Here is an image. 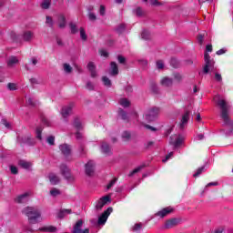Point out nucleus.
<instances>
[{
  "label": "nucleus",
  "instance_id": "nucleus-28",
  "mask_svg": "<svg viewBox=\"0 0 233 233\" xmlns=\"http://www.w3.org/2000/svg\"><path fill=\"white\" fill-rule=\"evenodd\" d=\"M17 63H19L17 56H10L7 61V66H14V65H17Z\"/></svg>",
  "mask_w": 233,
  "mask_h": 233
},
{
  "label": "nucleus",
  "instance_id": "nucleus-29",
  "mask_svg": "<svg viewBox=\"0 0 233 233\" xmlns=\"http://www.w3.org/2000/svg\"><path fill=\"white\" fill-rule=\"evenodd\" d=\"M66 214H72V209H61L59 212H58V218L60 219H63V218H65V216Z\"/></svg>",
  "mask_w": 233,
  "mask_h": 233
},
{
  "label": "nucleus",
  "instance_id": "nucleus-22",
  "mask_svg": "<svg viewBox=\"0 0 233 233\" xmlns=\"http://www.w3.org/2000/svg\"><path fill=\"white\" fill-rule=\"evenodd\" d=\"M49 181L50 183H52V185H57V183H59L61 179H59V177H57V175L51 173L49 175Z\"/></svg>",
  "mask_w": 233,
  "mask_h": 233
},
{
  "label": "nucleus",
  "instance_id": "nucleus-34",
  "mask_svg": "<svg viewBox=\"0 0 233 233\" xmlns=\"http://www.w3.org/2000/svg\"><path fill=\"white\" fill-rule=\"evenodd\" d=\"M131 137H132V135L130 134V132H128V131H124V132L122 133V139H123L124 141H130Z\"/></svg>",
  "mask_w": 233,
  "mask_h": 233
},
{
  "label": "nucleus",
  "instance_id": "nucleus-64",
  "mask_svg": "<svg viewBox=\"0 0 233 233\" xmlns=\"http://www.w3.org/2000/svg\"><path fill=\"white\" fill-rule=\"evenodd\" d=\"M215 79H216V81H218V82L223 81V77L221 76V75L219 73L215 74Z\"/></svg>",
  "mask_w": 233,
  "mask_h": 233
},
{
  "label": "nucleus",
  "instance_id": "nucleus-24",
  "mask_svg": "<svg viewBox=\"0 0 233 233\" xmlns=\"http://www.w3.org/2000/svg\"><path fill=\"white\" fill-rule=\"evenodd\" d=\"M118 116L121 117V119L123 121H125L126 123H128V114L126 113L125 110L119 108L118 109Z\"/></svg>",
  "mask_w": 233,
  "mask_h": 233
},
{
  "label": "nucleus",
  "instance_id": "nucleus-57",
  "mask_svg": "<svg viewBox=\"0 0 233 233\" xmlns=\"http://www.w3.org/2000/svg\"><path fill=\"white\" fill-rule=\"evenodd\" d=\"M170 65L173 66V68H177V60H176V58H172L170 61Z\"/></svg>",
  "mask_w": 233,
  "mask_h": 233
},
{
  "label": "nucleus",
  "instance_id": "nucleus-59",
  "mask_svg": "<svg viewBox=\"0 0 233 233\" xmlns=\"http://www.w3.org/2000/svg\"><path fill=\"white\" fill-rule=\"evenodd\" d=\"M46 23L49 25V26H54V21L52 20V17L46 16Z\"/></svg>",
  "mask_w": 233,
  "mask_h": 233
},
{
  "label": "nucleus",
  "instance_id": "nucleus-17",
  "mask_svg": "<svg viewBox=\"0 0 233 233\" xmlns=\"http://www.w3.org/2000/svg\"><path fill=\"white\" fill-rule=\"evenodd\" d=\"M22 142L25 145H28L29 147H34L35 145V140L32 138V136L27 135L22 138Z\"/></svg>",
  "mask_w": 233,
  "mask_h": 233
},
{
  "label": "nucleus",
  "instance_id": "nucleus-47",
  "mask_svg": "<svg viewBox=\"0 0 233 233\" xmlns=\"http://www.w3.org/2000/svg\"><path fill=\"white\" fill-rule=\"evenodd\" d=\"M36 138L37 139H43L42 134H43V128L42 127H36Z\"/></svg>",
  "mask_w": 233,
  "mask_h": 233
},
{
  "label": "nucleus",
  "instance_id": "nucleus-4",
  "mask_svg": "<svg viewBox=\"0 0 233 233\" xmlns=\"http://www.w3.org/2000/svg\"><path fill=\"white\" fill-rule=\"evenodd\" d=\"M159 116V108L158 107H152L151 109H148L144 117L147 121L149 123L152 121H156L157 119V116Z\"/></svg>",
  "mask_w": 233,
  "mask_h": 233
},
{
  "label": "nucleus",
  "instance_id": "nucleus-53",
  "mask_svg": "<svg viewBox=\"0 0 233 233\" xmlns=\"http://www.w3.org/2000/svg\"><path fill=\"white\" fill-rule=\"evenodd\" d=\"M157 67L158 70H163V68H165V64L162 62V60L157 61Z\"/></svg>",
  "mask_w": 233,
  "mask_h": 233
},
{
  "label": "nucleus",
  "instance_id": "nucleus-13",
  "mask_svg": "<svg viewBox=\"0 0 233 233\" xmlns=\"http://www.w3.org/2000/svg\"><path fill=\"white\" fill-rule=\"evenodd\" d=\"M72 108H74V103H71L68 106L62 107V110H61L62 117L64 118L68 117L69 114H72Z\"/></svg>",
  "mask_w": 233,
  "mask_h": 233
},
{
  "label": "nucleus",
  "instance_id": "nucleus-19",
  "mask_svg": "<svg viewBox=\"0 0 233 233\" xmlns=\"http://www.w3.org/2000/svg\"><path fill=\"white\" fill-rule=\"evenodd\" d=\"M110 76H117L119 74V67L117 66V64L116 62L110 63Z\"/></svg>",
  "mask_w": 233,
  "mask_h": 233
},
{
  "label": "nucleus",
  "instance_id": "nucleus-7",
  "mask_svg": "<svg viewBox=\"0 0 233 233\" xmlns=\"http://www.w3.org/2000/svg\"><path fill=\"white\" fill-rule=\"evenodd\" d=\"M60 171L62 176H64L65 179H67V181H74V177L72 176V174H70V169H68V167H66V165H60Z\"/></svg>",
  "mask_w": 233,
  "mask_h": 233
},
{
  "label": "nucleus",
  "instance_id": "nucleus-10",
  "mask_svg": "<svg viewBox=\"0 0 233 233\" xmlns=\"http://www.w3.org/2000/svg\"><path fill=\"white\" fill-rule=\"evenodd\" d=\"M181 219L180 218H170L166 220L165 222V228L169 229V228H174V227H177L179 225Z\"/></svg>",
  "mask_w": 233,
  "mask_h": 233
},
{
  "label": "nucleus",
  "instance_id": "nucleus-58",
  "mask_svg": "<svg viewBox=\"0 0 233 233\" xmlns=\"http://www.w3.org/2000/svg\"><path fill=\"white\" fill-rule=\"evenodd\" d=\"M125 90H126L127 94H132L134 92V88L132 87V86H127L125 87Z\"/></svg>",
  "mask_w": 233,
  "mask_h": 233
},
{
  "label": "nucleus",
  "instance_id": "nucleus-54",
  "mask_svg": "<svg viewBox=\"0 0 233 233\" xmlns=\"http://www.w3.org/2000/svg\"><path fill=\"white\" fill-rule=\"evenodd\" d=\"M11 174L17 175L19 174V170L17 169V167L11 166L10 167Z\"/></svg>",
  "mask_w": 233,
  "mask_h": 233
},
{
  "label": "nucleus",
  "instance_id": "nucleus-63",
  "mask_svg": "<svg viewBox=\"0 0 233 233\" xmlns=\"http://www.w3.org/2000/svg\"><path fill=\"white\" fill-rule=\"evenodd\" d=\"M116 181H117V178H113V179L109 182V185H107V189H110L114 185H116Z\"/></svg>",
  "mask_w": 233,
  "mask_h": 233
},
{
  "label": "nucleus",
  "instance_id": "nucleus-36",
  "mask_svg": "<svg viewBox=\"0 0 233 233\" xmlns=\"http://www.w3.org/2000/svg\"><path fill=\"white\" fill-rule=\"evenodd\" d=\"M142 39L148 41L150 39V32L148 30H143L141 33Z\"/></svg>",
  "mask_w": 233,
  "mask_h": 233
},
{
  "label": "nucleus",
  "instance_id": "nucleus-33",
  "mask_svg": "<svg viewBox=\"0 0 233 233\" xmlns=\"http://www.w3.org/2000/svg\"><path fill=\"white\" fill-rule=\"evenodd\" d=\"M73 126L75 128H76V130H81V128H83V125L81 124V120H79V118H76L74 120Z\"/></svg>",
  "mask_w": 233,
  "mask_h": 233
},
{
  "label": "nucleus",
  "instance_id": "nucleus-37",
  "mask_svg": "<svg viewBox=\"0 0 233 233\" xmlns=\"http://www.w3.org/2000/svg\"><path fill=\"white\" fill-rule=\"evenodd\" d=\"M63 66H64V71L66 72V74H72L73 68L70 66V64L66 63L63 65Z\"/></svg>",
  "mask_w": 233,
  "mask_h": 233
},
{
  "label": "nucleus",
  "instance_id": "nucleus-23",
  "mask_svg": "<svg viewBox=\"0 0 233 233\" xmlns=\"http://www.w3.org/2000/svg\"><path fill=\"white\" fill-rule=\"evenodd\" d=\"M18 165L19 167H21V168H24L25 170H28V168L32 167V164L26 160H19Z\"/></svg>",
  "mask_w": 233,
  "mask_h": 233
},
{
  "label": "nucleus",
  "instance_id": "nucleus-26",
  "mask_svg": "<svg viewBox=\"0 0 233 233\" xmlns=\"http://www.w3.org/2000/svg\"><path fill=\"white\" fill-rule=\"evenodd\" d=\"M58 21L59 28H65L66 26V18L65 17V15H60L58 17Z\"/></svg>",
  "mask_w": 233,
  "mask_h": 233
},
{
  "label": "nucleus",
  "instance_id": "nucleus-1",
  "mask_svg": "<svg viewBox=\"0 0 233 233\" xmlns=\"http://www.w3.org/2000/svg\"><path fill=\"white\" fill-rule=\"evenodd\" d=\"M217 105L220 106V117L224 121V125L230 127L228 133L233 134V121L228 116V106L227 105V101L220 99L217 102Z\"/></svg>",
  "mask_w": 233,
  "mask_h": 233
},
{
  "label": "nucleus",
  "instance_id": "nucleus-61",
  "mask_svg": "<svg viewBox=\"0 0 233 233\" xmlns=\"http://www.w3.org/2000/svg\"><path fill=\"white\" fill-rule=\"evenodd\" d=\"M86 88L87 90H94V84H92V82H87L86 85Z\"/></svg>",
  "mask_w": 233,
  "mask_h": 233
},
{
  "label": "nucleus",
  "instance_id": "nucleus-51",
  "mask_svg": "<svg viewBox=\"0 0 233 233\" xmlns=\"http://www.w3.org/2000/svg\"><path fill=\"white\" fill-rule=\"evenodd\" d=\"M179 137V136L177 135H172L169 138V145H173L174 146V143L175 141H177V139Z\"/></svg>",
  "mask_w": 233,
  "mask_h": 233
},
{
  "label": "nucleus",
  "instance_id": "nucleus-30",
  "mask_svg": "<svg viewBox=\"0 0 233 233\" xmlns=\"http://www.w3.org/2000/svg\"><path fill=\"white\" fill-rule=\"evenodd\" d=\"M119 105L124 106V108H128V106H130V101L128 98H120Z\"/></svg>",
  "mask_w": 233,
  "mask_h": 233
},
{
  "label": "nucleus",
  "instance_id": "nucleus-16",
  "mask_svg": "<svg viewBox=\"0 0 233 233\" xmlns=\"http://www.w3.org/2000/svg\"><path fill=\"white\" fill-rule=\"evenodd\" d=\"M160 85L162 86L169 87V86H172V85H174V80L170 77L164 76L160 80Z\"/></svg>",
  "mask_w": 233,
  "mask_h": 233
},
{
  "label": "nucleus",
  "instance_id": "nucleus-60",
  "mask_svg": "<svg viewBox=\"0 0 233 233\" xmlns=\"http://www.w3.org/2000/svg\"><path fill=\"white\" fill-rule=\"evenodd\" d=\"M1 123H2V125L5 126V128H10V123H8V121H6V119L3 118L1 120Z\"/></svg>",
  "mask_w": 233,
  "mask_h": 233
},
{
  "label": "nucleus",
  "instance_id": "nucleus-42",
  "mask_svg": "<svg viewBox=\"0 0 233 233\" xmlns=\"http://www.w3.org/2000/svg\"><path fill=\"white\" fill-rule=\"evenodd\" d=\"M69 26H70L71 34H77L78 30H77V25H76V24L71 22L69 24Z\"/></svg>",
  "mask_w": 233,
  "mask_h": 233
},
{
  "label": "nucleus",
  "instance_id": "nucleus-18",
  "mask_svg": "<svg viewBox=\"0 0 233 233\" xmlns=\"http://www.w3.org/2000/svg\"><path fill=\"white\" fill-rule=\"evenodd\" d=\"M87 68L91 74V77H97V72L96 71V65H94V62H89L87 64Z\"/></svg>",
  "mask_w": 233,
  "mask_h": 233
},
{
  "label": "nucleus",
  "instance_id": "nucleus-32",
  "mask_svg": "<svg viewBox=\"0 0 233 233\" xmlns=\"http://www.w3.org/2000/svg\"><path fill=\"white\" fill-rule=\"evenodd\" d=\"M180 145H183V137H181V135H178V137L173 144V147H175V148H177Z\"/></svg>",
  "mask_w": 233,
  "mask_h": 233
},
{
  "label": "nucleus",
  "instance_id": "nucleus-45",
  "mask_svg": "<svg viewBox=\"0 0 233 233\" xmlns=\"http://www.w3.org/2000/svg\"><path fill=\"white\" fill-rule=\"evenodd\" d=\"M87 17H88L89 21H92V22L97 21V16L92 12L87 13Z\"/></svg>",
  "mask_w": 233,
  "mask_h": 233
},
{
  "label": "nucleus",
  "instance_id": "nucleus-27",
  "mask_svg": "<svg viewBox=\"0 0 233 233\" xmlns=\"http://www.w3.org/2000/svg\"><path fill=\"white\" fill-rule=\"evenodd\" d=\"M149 88L153 94H159V87L156 82L151 81L149 85Z\"/></svg>",
  "mask_w": 233,
  "mask_h": 233
},
{
  "label": "nucleus",
  "instance_id": "nucleus-25",
  "mask_svg": "<svg viewBox=\"0 0 233 233\" xmlns=\"http://www.w3.org/2000/svg\"><path fill=\"white\" fill-rule=\"evenodd\" d=\"M24 41L30 42L31 39H34V33L31 31H25L23 34Z\"/></svg>",
  "mask_w": 233,
  "mask_h": 233
},
{
  "label": "nucleus",
  "instance_id": "nucleus-43",
  "mask_svg": "<svg viewBox=\"0 0 233 233\" xmlns=\"http://www.w3.org/2000/svg\"><path fill=\"white\" fill-rule=\"evenodd\" d=\"M80 37L83 41H86L87 36H86V32L85 31V28L80 27Z\"/></svg>",
  "mask_w": 233,
  "mask_h": 233
},
{
  "label": "nucleus",
  "instance_id": "nucleus-8",
  "mask_svg": "<svg viewBox=\"0 0 233 233\" xmlns=\"http://www.w3.org/2000/svg\"><path fill=\"white\" fill-rule=\"evenodd\" d=\"M59 150L65 156V157H70L72 156V146L68 144H62L59 146Z\"/></svg>",
  "mask_w": 233,
  "mask_h": 233
},
{
  "label": "nucleus",
  "instance_id": "nucleus-52",
  "mask_svg": "<svg viewBox=\"0 0 233 233\" xmlns=\"http://www.w3.org/2000/svg\"><path fill=\"white\" fill-rule=\"evenodd\" d=\"M99 14L102 16H105L106 14V8L105 7V5H100V9H99Z\"/></svg>",
  "mask_w": 233,
  "mask_h": 233
},
{
  "label": "nucleus",
  "instance_id": "nucleus-2",
  "mask_svg": "<svg viewBox=\"0 0 233 233\" xmlns=\"http://www.w3.org/2000/svg\"><path fill=\"white\" fill-rule=\"evenodd\" d=\"M22 214H24V216H26L31 225H35V223H37V219L41 218V211L37 209V208L34 207L24 208L22 209Z\"/></svg>",
  "mask_w": 233,
  "mask_h": 233
},
{
  "label": "nucleus",
  "instance_id": "nucleus-6",
  "mask_svg": "<svg viewBox=\"0 0 233 233\" xmlns=\"http://www.w3.org/2000/svg\"><path fill=\"white\" fill-rule=\"evenodd\" d=\"M113 211H114V208H112V207L107 208V209L105 210L101 214V216L98 218L97 224L105 225V223H106V220L108 219V216H110V214H112Z\"/></svg>",
  "mask_w": 233,
  "mask_h": 233
},
{
  "label": "nucleus",
  "instance_id": "nucleus-50",
  "mask_svg": "<svg viewBox=\"0 0 233 233\" xmlns=\"http://www.w3.org/2000/svg\"><path fill=\"white\" fill-rule=\"evenodd\" d=\"M117 61L120 63V65H125V63H127V58L121 55H118Z\"/></svg>",
  "mask_w": 233,
  "mask_h": 233
},
{
  "label": "nucleus",
  "instance_id": "nucleus-15",
  "mask_svg": "<svg viewBox=\"0 0 233 233\" xmlns=\"http://www.w3.org/2000/svg\"><path fill=\"white\" fill-rule=\"evenodd\" d=\"M15 202L20 205L28 203V193H24L15 198Z\"/></svg>",
  "mask_w": 233,
  "mask_h": 233
},
{
  "label": "nucleus",
  "instance_id": "nucleus-38",
  "mask_svg": "<svg viewBox=\"0 0 233 233\" xmlns=\"http://www.w3.org/2000/svg\"><path fill=\"white\" fill-rule=\"evenodd\" d=\"M173 77H174L175 81H177V83H181V81L183 79V76H181V74H179V73H174Z\"/></svg>",
  "mask_w": 233,
  "mask_h": 233
},
{
  "label": "nucleus",
  "instance_id": "nucleus-35",
  "mask_svg": "<svg viewBox=\"0 0 233 233\" xmlns=\"http://www.w3.org/2000/svg\"><path fill=\"white\" fill-rule=\"evenodd\" d=\"M50 5H52V2L50 0H44L41 4V7L44 10H48V8H50Z\"/></svg>",
  "mask_w": 233,
  "mask_h": 233
},
{
  "label": "nucleus",
  "instance_id": "nucleus-31",
  "mask_svg": "<svg viewBox=\"0 0 233 233\" xmlns=\"http://www.w3.org/2000/svg\"><path fill=\"white\" fill-rule=\"evenodd\" d=\"M102 83L104 84L105 86H106L107 88H110L112 86V81L110 80V78H108L107 76H103L102 77Z\"/></svg>",
  "mask_w": 233,
  "mask_h": 233
},
{
  "label": "nucleus",
  "instance_id": "nucleus-55",
  "mask_svg": "<svg viewBox=\"0 0 233 233\" xmlns=\"http://www.w3.org/2000/svg\"><path fill=\"white\" fill-rule=\"evenodd\" d=\"M141 168H142L141 167H138L135 168L134 170H132L129 173V177H132V176H134L135 174H137V172H140Z\"/></svg>",
  "mask_w": 233,
  "mask_h": 233
},
{
  "label": "nucleus",
  "instance_id": "nucleus-12",
  "mask_svg": "<svg viewBox=\"0 0 233 233\" xmlns=\"http://www.w3.org/2000/svg\"><path fill=\"white\" fill-rule=\"evenodd\" d=\"M86 176H94V172L96 170V164L94 161L90 160L86 165Z\"/></svg>",
  "mask_w": 233,
  "mask_h": 233
},
{
  "label": "nucleus",
  "instance_id": "nucleus-11",
  "mask_svg": "<svg viewBox=\"0 0 233 233\" xmlns=\"http://www.w3.org/2000/svg\"><path fill=\"white\" fill-rule=\"evenodd\" d=\"M172 212H174V208L167 207L162 208L160 211L157 212L156 216L163 218H167V216H168L169 214H172Z\"/></svg>",
  "mask_w": 233,
  "mask_h": 233
},
{
  "label": "nucleus",
  "instance_id": "nucleus-20",
  "mask_svg": "<svg viewBox=\"0 0 233 233\" xmlns=\"http://www.w3.org/2000/svg\"><path fill=\"white\" fill-rule=\"evenodd\" d=\"M40 232H57V228L55 226H44L39 228L38 229Z\"/></svg>",
  "mask_w": 233,
  "mask_h": 233
},
{
  "label": "nucleus",
  "instance_id": "nucleus-49",
  "mask_svg": "<svg viewBox=\"0 0 233 233\" xmlns=\"http://www.w3.org/2000/svg\"><path fill=\"white\" fill-rule=\"evenodd\" d=\"M7 88L8 90H11V91L17 90V85L15 83H8Z\"/></svg>",
  "mask_w": 233,
  "mask_h": 233
},
{
  "label": "nucleus",
  "instance_id": "nucleus-44",
  "mask_svg": "<svg viewBox=\"0 0 233 233\" xmlns=\"http://www.w3.org/2000/svg\"><path fill=\"white\" fill-rule=\"evenodd\" d=\"M50 195L53 196V198H56L61 195V191H59L57 188H53L50 190Z\"/></svg>",
  "mask_w": 233,
  "mask_h": 233
},
{
  "label": "nucleus",
  "instance_id": "nucleus-21",
  "mask_svg": "<svg viewBox=\"0 0 233 233\" xmlns=\"http://www.w3.org/2000/svg\"><path fill=\"white\" fill-rule=\"evenodd\" d=\"M83 219H79L73 227V233H81V228H83Z\"/></svg>",
  "mask_w": 233,
  "mask_h": 233
},
{
  "label": "nucleus",
  "instance_id": "nucleus-9",
  "mask_svg": "<svg viewBox=\"0 0 233 233\" xmlns=\"http://www.w3.org/2000/svg\"><path fill=\"white\" fill-rule=\"evenodd\" d=\"M188 119H190V111H186L183 116L182 119L178 125L179 130H185V127L188 125Z\"/></svg>",
  "mask_w": 233,
  "mask_h": 233
},
{
  "label": "nucleus",
  "instance_id": "nucleus-39",
  "mask_svg": "<svg viewBox=\"0 0 233 233\" xmlns=\"http://www.w3.org/2000/svg\"><path fill=\"white\" fill-rule=\"evenodd\" d=\"M203 172H205V167H198L197 172L193 175V177H198V176H201Z\"/></svg>",
  "mask_w": 233,
  "mask_h": 233
},
{
  "label": "nucleus",
  "instance_id": "nucleus-40",
  "mask_svg": "<svg viewBox=\"0 0 233 233\" xmlns=\"http://www.w3.org/2000/svg\"><path fill=\"white\" fill-rule=\"evenodd\" d=\"M126 28H127V25L125 24H120L116 28L117 34H123V32H125Z\"/></svg>",
  "mask_w": 233,
  "mask_h": 233
},
{
  "label": "nucleus",
  "instance_id": "nucleus-62",
  "mask_svg": "<svg viewBox=\"0 0 233 233\" xmlns=\"http://www.w3.org/2000/svg\"><path fill=\"white\" fill-rule=\"evenodd\" d=\"M99 54L102 57H108V52L106 50H99Z\"/></svg>",
  "mask_w": 233,
  "mask_h": 233
},
{
  "label": "nucleus",
  "instance_id": "nucleus-14",
  "mask_svg": "<svg viewBox=\"0 0 233 233\" xmlns=\"http://www.w3.org/2000/svg\"><path fill=\"white\" fill-rule=\"evenodd\" d=\"M101 152L104 156H112V147L108 143L103 142L101 145Z\"/></svg>",
  "mask_w": 233,
  "mask_h": 233
},
{
  "label": "nucleus",
  "instance_id": "nucleus-46",
  "mask_svg": "<svg viewBox=\"0 0 233 233\" xmlns=\"http://www.w3.org/2000/svg\"><path fill=\"white\" fill-rule=\"evenodd\" d=\"M143 228V225L141 223L135 224L132 228L133 232H139L141 228Z\"/></svg>",
  "mask_w": 233,
  "mask_h": 233
},
{
  "label": "nucleus",
  "instance_id": "nucleus-56",
  "mask_svg": "<svg viewBox=\"0 0 233 233\" xmlns=\"http://www.w3.org/2000/svg\"><path fill=\"white\" fill-rule=\"evenodd\" d=\"M150 4L152 5V6H161V5H163L157 0H150Z\"/></svg>",
  "mask_w": 233,
  "mask_h": 233
},
{
  "label": "nucleus",
  "instance_id": "nucleus-48",
  "mask_svg": "<svg viewBox=\"0 0 233 233\" xmlns=\"http://www.w3.org/2000/svg\"><path fill=\"white\" fill-rule=\"evenodd\" d=\"M136 15L137 17H143V15H145V12H143V9L141 7H137Z\"/></svg>",
  "mask_w": 233,
  "mask_h": 233
},
{
  "label": "nucleus",
  "instance_id": "nucleus-41",
  "mask_svg": "<svg viewBox=\"0 0 233 233\" xmlns=\"http://www.w3.org/2000/svg\"><path fill=\"white\" fill-rule=\"evenodd\" d=\"M46 143H48V145H50V146L56 145V137H54V136L48 137L46 138Z\"/></svg>",
  "mask_w": 233,
  "mask_h": 233
},
{
  "label": "nucleus",
  "instance_id": "nucleus-3",
  "mask_svg": "<svg viewBox=\"0 0 233 233\" xmlns=\"http://www.w3.org/2000/svg\"><path fill=\"white\" fill-rule=\"evenodd\" d=\"M204 61L205 66L203 67V74H208L210 70H214V66L216 65V61L210 58V55L207 52L204 53Z\"/></svg>",
  "mask_w": 233,
  "mask_h": 233
},
{
  "label": "nucleus",
  "instance_id": "nucleus-5",
  "mask_svg": "<svg viewBox=\"0 0 233 233\" xmlns=\"http://www.w3.org/2000/svg\"><path fill=\"white\" fill-rule=\"evenodd\" d=\"M110 201H111L110 196L102 197L98 200L96 201L95 208L96 210H102L103 207H105V205H106V203H110Z\"/></svg>",
  "mask_w": 233,
  "mask_h": 233
}]
</instances>
